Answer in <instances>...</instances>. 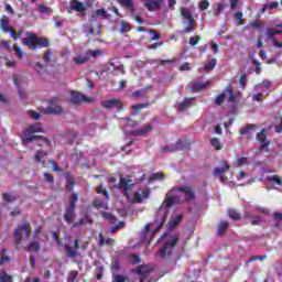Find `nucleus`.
I'll return each mask as SVG.
<instances>
[{"mask_svg":"<svg viewBox=\"0 0 282 282\" xmlns=\"http://www.w3.org/2000/svg\"><path fill=\"white\" fill-rule=\"evenodd\" d=\"M24 138L22 139L23 144H30L34 140H42L45 144H52V141L43 135H36L34 133H43V124L34 123L24 129Z\"/></svg>","mask_w":282,"mask_h":282,"instance_id":"nucleus-1","label":"nucleus"},{"mask_svg":"<svg viewBox=\"0 0 282 282\" xmlns=\"http://www.w3.org/2000/svg\"><path fill=\"white\" fill-rule=\"evenodd\" d=\"M23 232L25 237H30V235H32V226H30V223H24L22 225H19L13 230L15 250H21V243H23Z\"/></svg>","mask_w":282,"mask_h":282,"instance_id":"nucleus-2","label":"nucleus"},{"mask_svg":"<svg viewBox=\"0 0 282 282\" xmlns=\"http://www.w3.org/2000/svg\"><path fill=\"white\" fill-rule=\"evenodd\" d=\"M180 241V236L175 235L172 238L163 243L159 249L158 254L161 259H166L167 257H173L177 242Z\"/></svg>","mask_w":282,"mask_h":282,"instance_id":"nucleus-3","label":"nucleus"},{"mask_svg":"<svg viewBox=\"0 0 282 282\" xmlns=\"http://www.w3.org/2000/svg\"><path fill=\"white\" fill-rule=\"evenodd\" d=\"M76 204H78V195L73 193L69 197V205L65 208V224H72L74 221V217H76Z\"/></svg>","mask_w":282,"mask_h":282,"instance_id":"nucleus-4","label":"nucleus"},{"mask_svg":"<svg viewBox=\"0 0 282 282\" xmlns=\"http://www.w3.org/2000/svg\"><path fill=\"white\" fill-rule=\"evenodd\" d=\"M181 17L187 21V26L184 28L183 34H191V32H195V18H193L191 9L186 7L181 8Z\"/></svg>","mask_w":282,"mask_h":282,"instance_id":"nucleus-5","label":"nucleus"},{"mask_svg":"<svg viewBox=\"0 0 282 282\" xmlns=\"http://www.w3.org/2000/svg\"><path fill=\"white\" fill-rule=\"evenodd\" d=\"M132 272L139 275V282H153V280H151V272H153V269L150 268L149 264H141L135 269H132Z\"/></svg>","mask_w":282,"mask_h":282,"instance_id":"nucleus-6","label":"nucleus"},{"mask_svg":"<svg viewBox=\"0 0 282 282\" xmlns=\"http://www.w3.org/2000/svg\"><path fill=\"white\" fill-rule=\"evenodd\" d=\"M172 191H176L177 193H182L184 195V200L186 204L191 202H195L197 199V195L195 194V189L191 186H174Z\"/></svg>","mask_w":282,"mask_h":282,"instance_id":"nucleus-7","label":"nucleus"},{"mask_svg":"<svg viewBox=\"0 0 282 282\" xmlns=\"http://www.w3.org/2000/svg\"><path fill=\"white\" fill-rule=\"evenodd\" d=\"M174 193H177V191H173V188H171L165 194V198L162 204V206H164V208H173V206H175L177 204H182V197L177 196V195H173Z\"/></svg>","mask_w":282,"mask_h":282,"instance_id":"nucleus-8","label":"nucleus"},{"mask_svg":"<svg viewBox=\"0 0 282 282\" xmlns=\"http://www.w3.org/2000/svg\"><path fill=\"white\" fill-rule=\"evenodd\" d=\"M102 109H107V111H111V109H117L118 111H122L124 109V105L121 99L112 98L108 100L101 101Z\"/></svg>","mask_w":282,"mask_h":282,"instance_id":"nucleus-9","label":"nucleus"},{"mask_svg":"<svg viewBox=\"0 0 282 282\" xmlns=\"http://www.w3.org/2000/svg\"><path fill=\"white\" fill-rule=\"evenodd\" d=\"M70 102L73 105H80V102L91 105V102H94V97H87L86 95H83V93L75 90L70 93Z\"/></svg>","mask_w":282,"mask_h":282,"instance_id":"nucleus-10","label":"nucleus"},{"mask_svg":"<svg viewBox=\"0 0 282 282\" xmlns=\"http://www.w3.org/2000/svg\"><path fill=\"white\" fill-rule=\"evenodd\" d=\"M64 109L58 105L57 98H52L50 100L48 107L44 109V113H47L50 116H61L63 113Z\"/></svg>","mask_w":282,"mask_h":282,"instance_id":"nucleus-11","label":"nucleus"},{"mask_svg":"<svg viewBox=\"0 0 282 282\" xmlns=\"http://www.w3.org/2000/svg\"><path fill=\"white\" fill-rule=\"evenodd\" d=\"M65 254L68 259H76L78 257V250H80V242L78 239L74 240V247L64 245Z\"/></svg>","mask_w":282,"mask_h":282,"instance_id":"nucleus-12","label":"nucleus"},{"mask_svg":"<svg viewBox=\"0 0 282 282\" xmlns=\"http://www.w3.org/2000/svg\"><path fill=\"white\" fill-rule=\"evenodd\" d=\"M257 140L260 142V151H270V140H268V134L265 133V129H262L258 134H257Z\"/></svg>","mask_w":282,"mask_h":282,"instance_id":"nucleus-13","label":"nucleus"},{"mask_svg":"<svg viewBox=\"0 0 282 282\" xmlns=\"http://www.w3.org/2000/svg\"><path fill=\"white\" fill-rule=\"evenodd\" d=\"M115 188L124 191V193H131V188H133V180L120 177L119 184H116Z\"/></svg>","mask_w":282,"mask_h":282,"instance_id":"nucleus-14","label":"nucleus"},{"mask_svg":"<svg viewBox=\"0 0 282 282\" xmlns=\"http://www.w3.org/2000/svg\"><path fill=\"white\" fill-rule=\"evenodd\" d=\"M23 45H26L29 50H37L39 48V36L36 34L31 33L29 36L22 40Z\"/></svg>","mask_w":282,"mask_h":282,"instance_id":"nucleus-15","label":"nucleus"},{"mask_svg":"<svg viewBox=\"0 0 282 282\" xmlns=\"http://www.w3.org/2000/svg\"><path fill=\"white\" fill-rule=\"evenodd\" d=\"M221 166H223V169L221 167H215L213 173H214L215 177H219V180L221 182H224V173H226V171L230 170V165H228V161L223 160L221 161Z\"/></svg>","mask_w":282,"mask_h":282,"instance_id":"nucleus-16","label":"nucleus"},{"mask_svg":"<svg viewBox=\"0 0 282 282\" xmlns=\"http://www.w3.org/2000/svg\"><path fill=\"white\" fill-rule=\"evenodd\" d=\"M153 131V126L147 124L144 128L139 130H131L128 132L129 135H132L133 138H138L140 135H149Z\"/></svg>","mask_w":282,"mask_h":282,"instance_id":"nucleus-17","label":"nucleus"},{"mask_svg":"<svg viewBox=\"0 0 282 282\" xmlns=\"http://www.w3.org/2000/svg\"><path fill=\"white\" fill-rule=\"evenodd\" d=\"M109 17H111L109 13H107V10L105 9H97L95 11H93L91 15H90V23L96 22V19H109Z\"/></svg>","mask_w":282,"mask_h":282,"instance_id":"nucleus-18","label":"nucleus"},{"mask_svg":"<svg viewBox=\"0 0 282 282\" xmlns=\"http://www.w3.org/2000/svg\"><path fill=\"white\" fill-rule=\"evenodd\" d=\"M144 1V8L149 10V12H153L154 10H160L162 8V0H141Z\"/></svg>","mask_w":282,"mask_h":282,"instance_id":"nucleus-19","label":"nucleus"},{"mask_svg":"<svg viewBox=\"0 0 282 282\" xmlns=\"http://www.w3.org/2000/svg\"><path fill=\"white\" fill-rule=\"evenodd\" d=\"M116 243V240L113 238H107L105 240V236H102V232H99V248H104V246H109V248H113Z\"/></svg>","mask_w":282,"mask_h":282,"instance_id":"nucleus-20","label":"nucleus"},{"mask_svg":"<svg viewBox=\"0 0 282 282\" xmlns=\"http://www.w3.org/2000/svg\"><path fill=\"white\" fill-rule=\"evenodd\" d=\"M46 155H47V152L43 150H37L34 155V162H36V164H41L42 166H45L44 158H46Z\"/></svg>","mask_w":282,"mask_h":282,"instance_id":"nucleus-21","label":"nucleus"},{"mask_svg":"<svg viewBox=\"0 0 282 282\" xmlns=\"http://www.w3.org/2000/svg\"><path fill=\"white\" fill-rule=\"evenodd\" d=\"M70 10H75V12H85L87 8L85 7V3L78 1V0H72L70 1Z\"/></svg>","mask_w":282,"mask_h":282,"instance_id":"nucleus-22","label":"nucleus"},{"mask_svg":"<svg viewBox=\"0 0 282 282\" xmlns=\"http://www.w3.org/2000/svg\"><path fill=\"white\" fill-rule=\"evenodd\" d=\"M230 227V223L226 220H221L217 227V235L218 237H224L226 235V230Z\"/></svg>","mask_w":282,"mask_h":282,"instance_id":"nucleus-23","label":"nucleus"},{"mask_svg":"<svg viewBox=\"0 0 282 282\" xmlns=\"http://www.w3.org/2000/svg\"><path fill=\"white\" fill-rule=\"evenodd\" d=\"M12 26H10V18H8V15H3L0 19V30H2V32H10Z\"/></svg>","mask_w":282,"mask_h":282,"instance_id":"nucleus-24","label":"nucleus"},{"mask_svg":"<svg viewBox=\"0 0 282 282\" xmlns=\"http://www.w3.org/2000/svg\"><path fill=\"white\" fill-rule=\"evenodd\" d=\"M193 100H195V98H185L180 105H178V111H181V113H184V111H186V109H188V107H191L193 105Z\"/></svg>","mask_w":282,"mask_h":282,"instance_id":"nucleus-25","label":"nucleus"},{"mask_svg":"<svg viewBox=\"0 0 282 282\" xmlns=\"http://www.w3.org/2000/svg\"><path fill=\"white\" fill-rule=\"evenodd\" d=\"M254 129H257L256 124H248L247 127H245L243 129H240V135H247V138L249 140H252L253 135L250 134V131H254Z\"/></svg>","mask_w":282,"mask_h":282,"instance_id":"nucleus-26","label":"nucleus"},{"mask_svg":"<svg viewBox=\"0 0 282 282\" xmlns=\"http://www.w3.org/2000/svg\"><path fill=\"white\" fill-rule=\"evenodd\" d=\"M149 197H151V189L149 188L143 189L141 194L138 192L134 193V198L138 202H142V199H149Z\"/></svg>","mask_w":282,"mask_h":282,"instance_id":"nucleus-27","label":"nucleus"},{"mask_svg":"<svg viewBox=\"0 0 282 282\" xmlns=\"http://www.w3.org/2000/svg\"><path fill=\"white\" fill-rule=\"evenodd\" d=\"M120 6H123V8H128L130 12H135V2L133 0H117Z\"/></svg>","mask_w":282,"mask_h":282,"instance_id":"nucleus-28","label":"nucleus"},{"mask_svg":"<svg viewBox=\"0 0 282 282\" xmlns=\"http://www.w3.org/2000/svg\"><path fill=\"white\" fill-rule=\"evenodd\" d=\"M24 250L26 252H40L41 251V243L33 241L30 245H28L26 247H24Z\"/></svg>","mask_w":282,"mask_h":282,"instance_id":"nucleus-29","label":"nucleus"},{"mask_svg":"<svg viewBox=\"0 0 282 282\" xmlns=\"http://www.w3.org/2000/svg\"><path fill=\"white\" fill-rule=\"evenodd\" d=\"M227 215L234 221H241V214L237 209H232V208L228 209Z\"/></svg>","mask_w":282,"mask_h":282,"instance_id":"nucleus-30","label":"nucleus"},{"mask_svg":"<svg viewBox=\"0 0 282 282\" xmlns=\"http://www.w3.org/2000/svg\"><path fill=\"white\" fill-rule=\"evenodd\" d=\"M206 87H208V84L206 83H195L189 87V89L193 94H195L197 91H204Z\"/></svg>","mask_w":282,"mask_h":282,"instance_id":"nucleus-31","label":"nucleus"},{"mask_svg":"<svg viewBox=\"0 0 282 282\" xmlns=\"http://www.w3.org/2000/svg\"><path fill=\"white\" fill-rule=\"evenodd\" d=\"M210 145L215 149V151H221V149H224V143H221L219 138H212Z\"/></svg>","mask_w":282,"mask_h":282,"instance_id":"nucleus-32","label":"nucleus"},{"mask_svg":"<svg viewBox=\"0 0 282 282\" xmlns=\"http://www.w3.org/2000/svg\"><path fill=\"white\" fill-rule=\"evenodd\" d=\"M88 62H89L88 56L77 55L76 57H73V63H75V65H85V63H88Z\"/></svg>","mask_w":282,"mask_h":282,"instance_id":"nucleus-33","label":"nucleus"},{"mask_svg":"<svg viewBox=\"0 0 282 282\" xmlns=\"http://www.w3.org/2000/svg\"><path fill=\"white\" fill-rule=\"evenodd\" d=\"M267 182H269V184H275L276 186H282V178L279 175L267 176Z\"/></svg>","mask_w":282,"mask_h":282,"instance_id":"nucleus-34","label":"nucleus"},{"mask_svg":"<svg viewBox=\"0 0 282 282\" xmlns=\"http://www.w3.org/2000/svg\"><path fill=\"white\" fill-rule=\"evenodd\" d=\"M116 272H120V260L118 258L111 260V273L116 274Z\"/></svg>","mask_w":282,"mask_h":282,"instance_id":"nucleus-35","label":"nucleus"},{"mask_svg":"<svg viewBox=\"0 0 282 282\" xmlns=\"http://www.w3.org/2000/svg\"><path fill=\"white\" fill-rule=\"evenodd\" d=\"M8 254V249L3 248L1 251V258H0V265H6V263H9L10 256Z\"/></svg>","mask_w":282,"mask_h":282,"instance_id":"nucleus-36","label":"nucleus"},{"mask_svg":"<svg viewBox=\"0 0 282 282\" xmlns=\"http://www.w3.org/2000/svg\"><path fill=\"white\" fill-rule=\"evenodd\" d=\"M251 217V226H259L261 224V216H250V214L245 215V219H250Z\"/></svg>","mask_w":282,"mask_h":282,"instance_id":"nucleus-37","label":"nucleus"},{"mask_svg":"<svg viewBox=\"0 0 282 282\" xmlns=\"http://www.w3.org/2000/svg\"><path fill=\"white\" fill-rule=\"evenodd\" d=\"M234 17L237 20L236 25H245L246 24V20L243 19V12L238 11L234 14Z\"/></svg>","mask_w":282,"mask_h":282,"instance_id":"nucleus-38","label":"nucleus"},{"mask_svg":"<svg viewBox=\"0 0 282 282\" xmlns=\"http://www.w3.org/2000/svg\"><path fill=\"white\" fill-rule=\"evenodd\" d=\"M281 32H282L281 30H276V29H267V35L271 41H273V39H276V35L281 34Z\"/></svg>","mask_w":282,"mask_h":282,"instance_id":"nucleus-39","label":"nucleus"},{"mask_svg":"<svg viewBox=\"0 0 282 282\" xmlns=\"http://www.w3.org/2000/svg\"><path fill=\"white\" fill-rule=\"evenodd\" d=\"M138 263H142V259H140V256L137 253L130 254V264L131 265H138Z\"/></svg>","mask_w":282,"mask_h":282,"instance_id":"nucleus-40","label":"nucleus"},{"mask_svg":"<svg viewBox=\"0 0 282 282\" xmlns=\"http://www.w3.org/2000/svg\"><path fill=\"white\" fill-rule=\"evenodd\" d=\"M129 281V276L122 274H112L111 282H127Z\"/></svg>","mask_w":282,"mask_h":282,"instance_id":"nucleus-41","label":"nucleus"},{"mask_svg":"<svg viewBox=\"0 0 282 282\" xmlns=\"http://www.w3.org/2000/svg\"><path fill=\"white\" fill-rule=\"evenodd\" d=\"M177 151V148H175V144H170L161 148V153H175Z\"/></svg>","mask_w":282,"mask_h":282,"instance_id":"nucleus-42","label":"nucleus"},{"mask_svg":"<svg viewBox=\"0 0 282 282\" xmlns=\"http://www.w3.org/2000/svg\"><path fill=\"white\" fill-rule=\"evenodd\" d=\"M119 32H121V34H127V32H131V24L127 22H121Z\"/></svg>","mask_w":282,"mask_h":282,"instance_id":"nucleus-43","label":"nucleus"},{"mask_svg":"<svg viewBox=\"0 0 282 282\" xmlns=\"http://www.w3.org/2000/svg\"><path fill=\"white\" fill-rule=\"evenodd\" d=\"M217 67V58H213L209 61L208 64L205 65V70L206 72H213Z\"/></svg>","mask_w":282,"mask_h":282,"instance_id":"nucleus-44","label":"nucleus"},{"mask_svg":"<svg viewBox=\"0 0 282 282\" xmlns=\"http://www.w3.org/2000/svg\"><path fill=\"white\" fill-rule=\"evenodd\" d=\"M164 177L165 176L162 172H156L150 176L149 182H158V180H164Z\"/></svg>","mask_w":282,"mask_h":282,"instance_id":"nucleus-45","label":"nucleus"},{"mask_svg":"<svg viewBox=\"0 0 282 282\" xmlns=\"http://www.w3.org/2000/svg\"><path fill=\"white\" fill-rule=\"evenodd\" d=\"M93 206H94V208H98V209H100V208H107V204H105L102 200H100L99 198H95L94 200H93Z\"/></svg>","mask_w":282,"mask_h":282,"instance_id":"nucleus-46","label":"nucleus"},{"mask_svg":"<svg viewBox=\"0 0 282 282\" xmlns=\"http://www.w3.org/2000/svg\"><path fill=\"white\" fill-rule=\"evenodd\" d=\"M47 164H51L52 171H53L54 173H62V172H63V169L58 167V164H56V161L50 160V161L47 162Z\"/></svg>","mask_w":282,"mask_h":282,"instance_id":"nucleus-47","label":"nucleus"},{"mask_svg":"<svg viewBox=\"0 0 282 282\" xmlns=\"http://www.w3.org/2000/svg\"><path fill=\"white\" fill-rule=\"evenodd\" d=\"M227 94L229 95L228 99H227V102H236V97L235 95L232 94V86H227Z\"/></svg>","mask_w":282,"mask_h":282,"instance_id":"nucleus-48","label":"nucleus"},{"mask_svg":"<svg viewBox=\"0 0 282 282\" xmlns=\"http://www.w3.org/2000/svg\"><path fill=\"white\" fill-rule=\"evenodd\" d=\"M0 282H12V276L9 275L6 270H2V274L0 275Z\"/></svg>","mask_w":282,"mask_h":282,"instance_id":"nucleus-49","label":"nucleus"},{"mask_svg":"<svg viewBox=\"0 0 282 282\" xmlns=\"http://www.w3.org/2000/svg\"><path fill=\"white\" fill-rule=\"evenodd\" d=\"M76 279H78V271L73 270L68 273L67 281L68 282H76Z\"/></svg>","mask_w":282,"mask_h":282,"instance_id":"nucleus-50","label":"nucleus"},{"mask_svg":"<svg viewBox=\"0 0 282 282\" xmlns=\"http://www.w3.org/2000/svg\"><path fill=\"white\" fill-rule=\"evenodd\" d=\"M50 47V40L47 37H37V46Z\"/></svg>","mask_w":282,"mask_h":282,"instance_id":"nucleus-51","label":"nucleus"},{"mask_svg":"<svg viewBox=\"0 0 282 282\" xmlns=\"http://www.w3.org/2000/svg\"><path fill=\"white\" fill-rule=\"evenodd\" d=\"M202 41V36L199 35H194L189 37V45H192V47H195V45H198V43Z\"/></svg>","mask_w":282,"mask_h":282,"instance_id":"nucleus-52","label":"nucleus"},{"mask_svg":"<svg viewBox=\"0 0 282 282\" xmlns=\"http://www.w3.org/2000/svg\"><path fill=\"white\" fill-rule=\"evenodd\" d=\"M2 199H3V202H7L8 204H10L12 202H15L17 197L10 195V193H3L2 194Z\"/></svg>","mask_w":282,"mask_h":282,"instance_id":"nucleus-53","label":"nucleus"},{"mask_svg":"<svg viewBox=\"0 0 282 282\" xmlns=\"http://www.w3.org/2000/svg\"><path fill=\"white\" fill-rule=\"evenodd\" d=\"M88 54L93 57V58H98L99 56H102L105 53L102 52V50H90L88 51Z\"/></svg>","mask_w":282,"mask_h":282,"instance_id":"nucleus-54","label":"nucleus"},{"mask_svg":"<svg viewBox=\"0 0 282 282\" xmlns=\"http://www.w3.org/2000/svg\"><path fill=\"white\" fill-rule=\"evenodd\" d=\"M74 186H76V182L73 176H68V183L66 184V191H73Z\"/></svg>","mask_w":282,"mask_h":282,"instance_id":"nucleus-55","label":"nucleus"},{"mask_svg":"<svg viewBox=\"0 0 282 282\" xmlns=\"http://www.w3.org/2000/svg\"><path fill=\"white\" fill-rule=\"evenodd\" d=\"M248 83V75L242 74L239 78V85L241 89H246V84Z\"/></svg>","mask_w":282,"mask_h":282,"instance_id":"nucleus-56","label":"nucleus"},{"mask_svg":"<svg viewBox=\"0 0 282 282\" xmlns=\"http://www.w3.org/2000/svg\"><path fill=\"white\" fill-rule=\"evenodd\" d=\"M44 63H46V65H51L52 64V51H46L44 53Z\"/></svg>","mask_w":282,"mask_h":282,"instance_id":"nucleus-57","label":"nucleus"},{"mask_svg":"<svg viewBox=\"0 0 282 282\" xmlns=\"http://www.w3.org/2000/svg\"><path fill=\"white\" fill-rule=\"evenodd\" d=\"M198 8L204 12V10H208V8H210V2H208V0H202Z\"/></svg>","mask_w":282,"mask_h":282,"instance_id":"nucleus-58","label":"nucleus"},{"mask_svg":"<svg viewBox=\"0 0 282 282\" xmlns=\"http://www.w3.org/2000/svg\"><path fill=\"white\" fill-rule=\"evenodd\" d=\"M226 100V93H220L217 97H216V105L221 106V104Z\"/></svg>","mask_w":282,"mask_h":282,"instance_id":"nucleus-59","label":"nucleus"},{"mask_svg":"<svg viewBox=\"0 0 282 282\" xmlns=\"http://www.w3.org/2000/svg\"><path fill=\"white\" fill-rule=\"evenodd\" d=\"M180 221H182V215H177L175 218L172 219L170 223L171 228H175Z\"/></svg>","mask_w":282,"mask_h":282,"instance_id":"nucleus-60","label":"nucleus"},{"mask_svg":"<svg viewBox=\"0 0 282 282\" xmlns=\"http://www.w3.org/2000/svg\"><path fill=\"white\" fill-rule=\"evenodd\" d=\"M33 67L37 74H43V69H45V66L41 62H36Z\"/></svg>","mask_w":282,"mask_h":282,"instance_id":"nucleus-61","label":"nucleus"},{"mask_svg":"<svg viewBox=\"0 0 282 282\" xmlns=\"http://www.w3.org/2000/svg\"><path fill=\"white\" fill-rule=\"evenodd\" d=\"M29 116L30 118H33V120H41V113H39L37 111L30 110Z\"/></svg>","mask_w":282,"mask_h":282,"instance_id":"nucleus-62","label":"nucleus"},{"mask_svg":"<svg viewBox=\"0 0 282 282\" xmlns=\"http://www.w3.org/2000/svg\"><path fill=\"white\" fill-rule=\"evenodd\" d=\"M44 180L45 182H48V184H54V175L47 172L44 173Z\"/></svg>","mask_w":282,"mask_h":282,"instance_id":"nucleus-63","label":"nucleus"},{"mask_svg":"<svg viewBox=\"0 0 282 282\" xmlns=\"http://www.w3.org/2000/svg\"><path fill=\"white\" fill-rule=\"evenodd\" d=\"M268 10H276L279 8V2H269L267 3Z\"/></svg>","mask_w":282,"mask_h":282,"instance_id":"nucleus-64","label":"nucleus"}]
</instances>
